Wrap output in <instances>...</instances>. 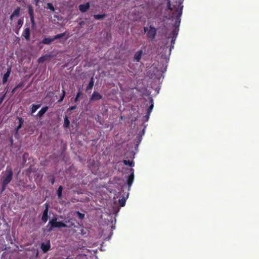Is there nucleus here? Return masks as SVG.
Instances as JSON below:
<instances>
[{
    "label": "nucleus",
    "instance_id": "79ce46f5",
    "mask_svg": "<svg viewBox=\"0 0 259 259\" xmlns=\"http://www.w3.org/2000/svg\"><path fill=\"white\" fill-rule=\"evenodd\" d=\"M22 125H21L19 124V125L17 126L16 128V132H18V131L22 127Z\"/></svg>",
    "mask_w": 259,
    "mask_h": 259
},
{
    "label": "nucleus",
    "instance_id": "f3484780",
    "mask_svg": "<svg viewBox=\"0 0 259 259\" xmlns=\"http://www.w3.org/2000/svg\"><path fill=\"white\" fill-rule=\"evenodd\" d=\"M40 107V104H32L31 107V114H33L39 107Z\"/></svg>",
    "mask_w": 259,
    "mask_h": 259
},
{
    "label": "nucleus",
    "instance_id": "c03bdc74",
    "mask_svg": "<svg viewBox=\"0 0 259 259\" xmlns=\"http://www.w3.org/2000/svg\"><path fill=\"white\" fill-rule=\"evenodd\" d=\"M51 183L52 185H53L55 183V178L53 177L51 180Z\"/></svg>",
    "mask_w": 259,
    "mask_h": 259
},
{
    "label": "nucleus",
    "instance_id": "a878e982",
    "mask_svg": "<svg viewBox=\"0 0 259 259\" xmlns=\"http://www.w3.org/2000/svg\"><path fill=\"white\" fill-rule=\"evenodd\" d=\"M82 95L81 91L79 90L76 94V96L74 99V102H77L79 100V97Z\"/></svg>",
    "mask_w": 259,
    "mask_h": 259
},
{
    "label": "nucleus",
    "instance_id": "c85d7f7f",
    "mask_svg": "<svg viewBox=\"0 0 259 259\" xmlns=\"http://www.w3.org/2000/svg\"><path fill=\"white\" fill-rule=\"evenodd\" d=\"M5 90H6V91L5 92V93H4L2 96V97L0 98V105L2 103L3 101H4L5 98V96H6V94L8 93V88H6Z\"/></svg>",
    "mask_w": 259,
    "mask_h": 259
},
{
    "label": "nucleus",
    "instance_id": "4468645a",
    "mask_svg": "<svg viewBox=\"0 0 259 259\" xmlns=\"http://www.w3.org/2000/svg\"><path fill=\"white\" fill-rule=\"evenodd\" d=\"M48 110V107L45 106L42 107L38 112L37 115L40 117H42L44 114Z\"/></svg>",
    "mask_w": 259,
    "mask_h": 259
},
{
    "label": "nucleus",
    "instance_id": "bb28decb",
    "mask_svg": "<svg viewBox=\"0 0 259 259\" xmlns=\"http://www.w3.org/2000/svg\"><path fill=\"white\" fill-rule=\"evenodd\" d=\"M62 94L59 100L58 101V103H61L63 100L65 96L66 92L64 91V90H62Z\"/></svg>",
    "mask_w": 259,
    "mask_h": 259
},
{
    "label": "nucleus",
    "instance_id": "c756f323",
    "mask_svg": "<svg viewBox=\"0 0 259 259\" xmlns=\"http://www.w3.org/2000/svg\"><path fill=\"white\" fill-rule=\"evenodd\" d=\"M47 8V9L50 10L52 12L55 11V8H54L53 4L51 3H48Z\"/></svg>",
    "mask_w": 259,
    "mask_h": 259
},
{
    "label": "nucleus",
    "instance_id": "2f4dec72",
    "mask_svg": "<svg viewBox=\"0 0 259 259\" xmlns=\"http://www.w3.org/2000/svg\"><path fill=\"white\" fill-rule=\"evenodd\" d=\"M119 203L120 206H121V207L124 206L125 204V199L122 198V199H119Z\"/></svg>",
    "mask_w": 259,
    "mask_h": 259
},
{
    "label": "nucleus",
    "instance_id": "412c9836",
    "mask_svg": "<svg viewBox=\"0 0 259 259\" xmlns=\"http://www.w3.org/2000/svg\"><path fill=\"white\" fill-rule=\"evenodd\" d=\"M122 162L124 163V164L126 165H128L131 167H133L135 165L134 162L133 161L130 160L124 159Z\"/></svg>",
    "mask_w": 259,
    "mask_h": 259
},
{
    "label": "nucleus",
    "instance_id": "cd10ccee",
    "mask_svg": "<svg viewBox=\"0 0 259 259\" xmlns=\"http://www.w3.org/2000/svg\"><path fill=\"white\" fill-rule=\"evenodd\" d=\"M29 156V154L27 152H25L22 155L23 162L25 163L26 162L27 158Z\"/></svg>",
    "mask_w": 259,
    "mask_h": 259
},
{
    "label": "nucleus",
    "instance_id": "393cba45",
    "mask_svg": "<svg viewBox=\"0 0 259 259\" xmlns=\"http://www.w3.org/2000/svg\"><path fill=\"white\" fill-rule=\"evenodd\" d=\"M66 34V31L62 33L58 34L54 36V40H55V39L61 38L65 36Z\"/></svg>",
    "mask_w": 259,
    "mask_h": 259
},
{
    "label": "nucleus",
    "instance_id": "a19ab883",
    "mask_svg": "<svg viewBox=\"0 0 259 259\" xmlns=\"http://www.w3.org/2000/svg\"><path fill=\"white\" fill-rule=\"evenodd\" d=\"M44 61V57H40L38 60V63H41V62H43V61Z\"/></svg>",
    "mask_w": 259,
    "mask_h": 259
},
{
    "label": "nucleus",
    "instance_id": "473e14b6",
    "mask_svg": "<svg viewBox=\"0 0 259 259\" xmlns=\"http://www.w3.org/2000/svg\"><path fill=\"white\" fill-rule=\"evenodd\" d=\"M76 213L77 214V216L78 218L80 220H82L84 218V214L83 213H82L80 212L79 211H76Z\"/></svg>",
    "mask_w": 259,
    "mask_h": 259
},
{
    "label": "nucleus",
    "instance_id": "2eb2a0df",
    "mask_svg": "<svg viewBox=\"0 0 259 259\" xmlns=\"http://www.w3.org/2000/svg\"><path fill=\"white\" fill-rule=\"evenodd\" d=\"M94 79L93 77H92L90 79V81L89 82V83L88 84V85H87V87L86 88V91H88L89 90H92L94 86Z\"/></svg>",
    "mask_w": 259,
    "mask_h": 259
},
{
    "label": "nucleus",
    "instance_id": "ea45409f",
    "mask_svg": "<svg viewBox=\"0 0 259 259\" xmlns=\"http://www.w3.org/2000/svg\"><path fill=\"white\" fill-rule=\"evenodd\" d=\"M76 108V106H72L71 107H70L68 110L69 111H72V110H75V109Z\"/></svg>",
    "mask_w": 259,
    "mask_h": 259
},
{
    "label": "nucleus",
    "instance_id": "4be33fe9",
    "mask_svg": "<svg viewBox=\"0 0 259 259\" xmlns=\"http://www.w3.org/2000/svg\"><path fill=\"white\" fill-rule=\"evenodd\" d=\"M62 190L63 187L62 186H60L57 191V194L59 199H61L62 198Z\"/></svg>",
    "mask_w": 259,
    "mask_h": 259
},
{
    "label": "nucleus",
    "instance_id": "423d86ee",
    "mask_svg": "<svg viewBox=\"0 0 259 259\" xmlns=\"http://www.w3.org/2000/svg\"><path fill=\"white\" fill-rule=\"evenodd\" d=\"M134 180V169H131V174L128 176L127 179V184L128 186V189L131 187Z\"/></svg>",
    "mask_w": 259,
    "mask_h": 259
},
{
    "label": "nucleus",
    "instance_id": "b1692460",
    "mask_svg": "<svg viewBox=\"0 0 259 259\" xmlns=\"http://www.w3.org/2000/svg\"><path fill=\"white\" fill-rule=\"evenodd\" d=\"M20 7H17L14 11V12L12 13V15L13 16H14V17L15 16H17V17H18L20 15Z\"/></svg>",
    "mask_w": 259,
    "mask_h": 259
},
{
    "label": "nucleus",
    "instance_id": "aec40b11",
    "mask_svg": "<svg viewBox=\"0 0 259 259\" xmlns=\"http://www.w3.org/2000/svg\"><path fill=\"white\" fill-rule=\"evenodd\" d=\"M69 125H70V121L68 119V117L66 115H65L64 117V119L63 126L65 128H68L69 127Z\"/></svg>",
    "mask_w": 259,
    "mask_h": 259
},
{
    "label": "nucleus",
    "instance_id": "f704fd0d",
    "mask_svg": "<svg viewBox=\"0 0 259 259\" xmlns=\"http://www.w3.org/2000/svg\"><path fill=\"white\" fill-rule=\"evenodd\" d=\"M8 185V184L2 182V188H1L2 192H3L6 190L7 186Z\"/></svg>",
    "mask_w": 259,
    "mask_h": 259
},
{
    "label": "nucleus",
    "instance_id": "39448f33",
    "mask_svg": "<svg viewBox=\"0 0 259 259\" xmlns=\"http://www.w3.org/2000/svg\"><path fill=\"white\" fill-rule=\"evenodd\" d=\"M45 209L44 210L42 215L41 217V221L43 223H46L48 220V210H49V204L47 203L45 204Z\"/></svg>",
    "mask_w": 259,
    "mask_h": 259
},
{
    "label": "nucleus",
    "instance_id": "0eeeda50",
    "mask_svg": "<svg viewBox=\"0 0 259 259\" xmlns=\"http://www.w3.org/2000/svg\"><path fill=\"white\" fill-rule=\"evenodd\" d=\"M22 36H23L27 41L30 40V30L29 27H27L24 29Z\"/></svg>",
    "mask_w": 259,
    "mask_h": 259
},
{
    "label": "nucleus",
    "instance_id": "37998d69",
    "mask_svg": "<svg viewBox=\"0 0 259 259\" xmlns=\"http://www.w3.org/2000/svg\"><path fill=\"white\" fill-rule=\"evenodd\" d=\"M22 125H21L19 124V125L17 126L16 128V132H18V131L22 127Z\"/></svg>",
    "mask_w": 259,
    "mask_h": 259
},
{
    "label": "nucleus",
    "instance_id": "f257e3e1",
    "mask_svg": "<svg viewBox=\"0 0 259 259\" xmlns=\"http://www.w3.org/2000/svg\"><path fill=\"white\" fill-rule=\"evenodd\" d=\"M174 4L171 5L170 0H167V7L173 11V18L175 20V27H179L181 22L180 17L182 14L183 0H173Z\"/></svg>",
    "mask_w": 259,
    "mask_h": 259
},
{
    "label": "nucleus",
    "instance_id": "9d476101",
    "mask_svg": "<svg viewBox=\"0 0 259 259\" xmlns=\"http://www.w3.org/2000/svg\"><path fill=\"white\" fill-rule=\"evenodd\" d=\"M90 5L89 3L85 4H81L79 6V10L82 13L86 12L90 8Z\"/></svg>",
    "mask_w": 259,
    "mask_h": 259
},
{
    "label": "nucleus",
    "instance_id": "dca6fc26",
    "mask_svg": "<svg viewBox=\"0 0 259 259\" xmlns=\"http://www.w3.org/2000/svg\"><path fill=\"white\" fill-rule=\"evenodd\" d=\"M150 105L147 109V112L151 114V112H152V111L153 109V107H154L153 100L151 97L150 98Z\"/></svg>",
    "mask_w": 259,
    "mask_h": 259
},
{
    "label": "nucleus",
    "instance_id": "6ab92c4d",
    "mask_svg": "<svg viewBox=\"0 0 259 259\" xmlns=\"http://www.w3.org/2000/svg\"><path fill=\"white\" fill-rule=\"evenodd\" d=\"M94 18L96 20H102L107 16L106 14L94 15Z\"/></svg>",
    "mask_w": 259,
    "mask_h": 259
},
{
    "label": "nucleus",
    "instance_id": "f8f14e48",
    "mask_svg": "<svg viewBox=\"0 0 259 259\" xmlns=\"http://www.w3.org/2000/svg\"><path fill=\"white\" fill-rule=\"evenodd\" d=\"M178 34V30H177V28L174 29L170 33V35L172 36V39L171 40V46L175 44V41L176 37Z\"/></svg>",
    "mask_w": 259,
    "mask_h": 259
},
{
    "label": "nucleus",
    "instance_id": "72a5a7b5",
    "mask_svg": "<svg viewBox=\"0 0 259 259\" xmlns=\"http://www.w3.org/2000/svg\"><path fill=\"white\" fill-rule=\"evenodd\" d=\"M18 25L19 26V28L22 26L23 24V19L22 18L19 19L17 22Z\"/></svg>",
    "mask_w": 259,
    "mask_h": 259
},
{
    "label": "nucleus",
    "instance_id": "49530a36",
    "mask_svg": "<svg viewBox=\"0 0 259 259\" xmlns=\"http://www.w3.org/2000/svg\"><path fill=\"white\" fill-rule=\"evenodd\" d=\"M14 16H13V15H12V14H11V16H10V19L11 20H12L13 19V18H14Z\"/></svg>",
    "mask_w": 259,
    "mask_h": 259
},
{
    "label": "nucleus",
    "instance_id": "58836bf2",
    "mask_svg": "<svg viewBox=\"0 0 259 259\" xmlns=\"http://www.w3.org/2000/svg\"><path fill=\"white\" fill-rule=\"evenodd\" d=\"M44 0H35V5L37 7H39V5H38L39 2L43 3Z\"/></svg>",
    "mask_w": 259,
    "mask_h": 259
},
{
    "label": "nucleus",
    "instance_id": "1a4fd4ad",
    "mask_svg": "<svg viewBox=\"0 0 259 259\" xmlns=\"http://www.w3.org/2000/svg\"><path fill=\"white\" fill-rule=\"evenodd\" d=\"M103 98L102 96L100 95L98 92H94L92 95L90 100L91 101H98L102 99Z\"/></svg>",
    "mask_w": 259,
    "mask_h": 259
},
{
    "label": "nucleus",
    "instance_id": "20e7f679",
    "mask_svg": "<svg viewBox=\"0 0 259 259\" xmlns=\"http://www.w3.org/2000/svg\"><path fill=\"white\" fill-rule=\"evenodd\" d=\"M144 31L145 33L147 32L146 36L149 40L152 41L155 39L157 33V30L155 27L152 25L149 26V29L144 27Z\"/></svg>",
    "mask_w": 259,
    "mask_h": 259
},
{
    "label": "nucleus",
    "instance_id": "f03ea898",
    "mask_svg": "<svg viewBox=\"0 0 259 259\" xmlns=\"http://www.w3.org/2000/svg\"><path fill=\"white\" fill-rule=\"evenodd\" d=\"M67 226L62 221H57V218L54 217L52 218L49 222L47 227L48 229V231L50 232L53 229L55 228H60L62 227H66Z\"/></svg>",
    "mask_w": 259,
    "mask_h": 259
},
{
    "label": "nucleus",
    "instance_id": "c9c22d12",
    "mask_svg": "<svg viewBox=\"0 0 259 259\" xmlns=\"http://www.w3.org/2000/svg\"><path fill=\"white\" fill-rule=\"evenodd\" d=\"M150 113H146V114L144 116V119L145 121H148L149 119Z\"/></svg>",
    "mask_w": 259,
    "mask_h": 259
},
{
    "label": "nucleus",
    "instance_id": "4c0bfd02",
    "mask_svg": "<svg viewBox=\"0 0 259 259\" xmlns=\"http://www.w3.org/2000/svg\"><path fill=\"white\" fill-rule=\"evenodd\" d=\"M17 119L19 120V124H20L21 125H23V122H24V119L22 117H18Z\"/></svg>",
    "mask_w": 259,
    "mask_h": 259
},
{
    "label": "nucleus",
    "instance_id": "a18cd8bd",
    "mask_svg": "<svg viewBox=\"0 0 259 259\" xmlns=\"http://www.w3.org/2000/svg\"><path fill=\"white\" fill-rule=\"evenodd\" d=\"M17 90V88H16V87L12 90V93H14L16 90Z\"/></svg>",
    "mask_w": 259,
    "mask_h": 259
},
{
    "label": "nucleus",
    "instance_id": "e433bc0d",
    "mask_svg": "<svg viewBox=\"0 0 259 259\" xmlns=\"http://www.w3.org/2000/svg\"><path fill=\"white\" fill-rule=\"evenodd\" d=\"M24 82L21 81L19 84H18L16 86V88H17V89L19 88H22L24 87Z\"/></svg>",
    "mask_w": 259,
    "mask_h": 259
},
{
    "label": "nucleus",
    "instance_id": "6e6552de",
    "mask_svg": "<svg viewBox=\"0 0 259 259\" xmlns=\"http://www.w3.org/2000/svg\"><path fill=\"white\" fill-rule=\"evenodd\" d=\"M51 248L50 242L49 240L46 243H42L40 245V248L44 253L48 252Z\"/></svg>",
    "mask_w": 259,
    "mask_h": 259
},
{
    "label": "nucleus",
    "instance_id": "a211bd4d",
    "mask_svg": "<svg viewBox=\"0 0 259 259\" xmlns=\"http://www.w3.org/2000/svg\"><path fill=\"white\" fill-rule=\"evenodd\" d=\"M53 41H54L53 38H50L48 37H45L42 40V43L46 45H49Z\"/></svg>",
    "mask_w": 259,
    "mask_h": 259
},
{
    "label": "nucleus",
    "instance_id": "9b49d317",
    "mask_svg": "<svg viewBox=\"0 0 259 259\" xmlns=\"http://www.w3.org/2000/svg\"><path fill=\"white\" fill-rule=\"evenodd\" d=\"M11 71V68H8L7 72L5 73L3 77V83L5 84L8 81V78L10 76Z\"/></svg>",
    "mask_w": 259,
    "mask_h": 259
},
{
    "label": "nucleus",
    "instance_id": "ddd939ff",
    "mask_svg": "<svg viewBox=\"0 0 259 259\" xmlns=\"http://www.w3.org/2000/svg\"><path fill=\"white\" fill-rule=\"evenodd\" d=\"M142 53H143V51L142 50H139L135 54V56H134V59L137 61V62H139L140 60H141V57H142Z\"/></svg>",
    "mask_w": 259,
    "mask_h": 259
},
{
    "label": "nucleus",
    "instance_id": "7ed1b4c3",
    "mask_svg": "<svg viewBox=\"0 0 259 259\" xmlns=\"http://www.w3.org/2000/svg\"><path fill=\"white\" fill-rule=\"evenodd\" d=\"M13 172L10 166H7L5 174L2 178V182L9 184L12 180Z\"/></svg>",
    "mask_w": 259,
    "mask_h": 259
},
{
    "label": "nucleus",
    "instance_id": "7c9ffc66",
    "mask_svg": "<svg viewBox=\"0 0 259 259\" xmlns=\"http://www.w3.org/2000/svg\"><path fill=\"white\" fill-rule=\"evenodd\" d=\"M30 19L31 27L33 28L35 27V21H34V16H33L32 17H30Z\"/></svg>",
    "mask_w": 259,
    "mask_h": 259
},
{
    "label": "nucleus",
    "instance_id": "5701e85b",
    "mask_svg": "<svg viewBox=\"0 0 259 259\" xmlns=\"http://www.w3.org/2000/svg\"><path fill=\"white\" fill-rule=\"evenodd\" d=\"M28 12L29 15V17H33L34 15V12H33V9L32 6L29 5L28 6Z\"/></svg>",
    "mask_w": 259,
    "mask_h": 259
}]
</instances>
